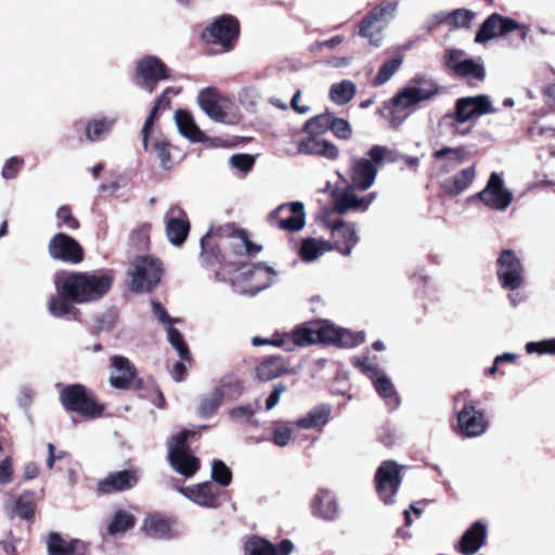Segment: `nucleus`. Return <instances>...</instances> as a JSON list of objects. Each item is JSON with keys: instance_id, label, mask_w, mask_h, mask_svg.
Instances as JSON below:
<instances>
[{"instance_id": "nucleus-1", "label": "nucleus", "mask_w": 555, "mask_h": 555, "mask_svg": "<svg viewBox=\"0 0 555 555\" xmlns=\"http://www.w3.org/2000/svg\"><path fill=\"white\" fill-rule=\"evenodd\" d=\"M113 274L106 271L72 272L54 279L56 293L68 296L75 304L101 299L112 287Z\"/></svg>"}, {"instance_id": "nucleus-2", "label": "nucleus", "mask_w": 555, "mask_h": 555, "mask_svg": "<svg viewBox=\"0 0 555 555\" xmlns=\"http://www.w3.org/2000/svg\"><path fill=\"white\" fill-rule=\"evenodd\" d=\"M369 158H356L351 167V184L360 191L369 190L375 182L379 167L384 163H395L398 155L384 145H373L367 152Z\"/></svg>"}, {"instance_id": "nucleus-3", "label": "nucleus", "mask_w": 555, "mask_h": 555, "mask_svg": "<svg viewBox=\"0 0 555 555\" xmlns=\"http://www.w3.org/2000/svg\"><path fill=\"white\" fill-rule=\"evenodd\" d=\"M275 275L273 268L262 263L243 264L237 269L233 287L238 293L255 296L269 288L274 283Z\"/></svg>"}, {"instance_id": "nucleus-4", "label": "nucleus", "mask_w": 555, "mask_h": 555, "mask_svg": "<svg viewBox=\"0 0 555 555\" xmlns=\"http://www.w3.org/2000/svg\"><path fill=\"white\" fill-rule=\"evenodd\" d=\"M162 262L152 256L137 257L129 270L130 289L142 294L151 292L160 282Z\"/></svg>"}, {"instance_id": "nucleus-5", "label": "nucleus", "mask_w": 555, "mask_h": 555, "mask_svg": "<svg viewBox=\"0 0 555 555\" xmlns=\"http://www.w3.org/2000/svg\"><path fill=\"white\" fill-rule=\"evenodd\" d=\"M197 102L202 111L216 122L234 125L240 120L233 103L214 88L201 90Z\"/></svg>"}, {"instance_id": "nucleus-6", "label": "nucleus", "mask_w": 555, "mask_h": 555, "mask_svg": "<svg viewBox=\"0 0 555 555\" xmlns=\"http://www.w3.org/2000/svg\"><path fill=\"white\" fill-rule=\"evenodd\" d=\"M193 435L194 431L183 429L168 441L170 464L177 473L184 477L193 476L199 467V460L189 451L186 446L188 438Z\"/></svg>"}, {"instance_id": "nucleus-7", "label": "nucleus", "mask_w": 555, "mask_h": 555, "mask_svg": "<svg viewBox=\"0 0 555 555\" xmlns=\"http://www.w3.org/2000/svg\"><path fill=\"white\" fill-rule=\"evenodd\" d=\"M437 93V83L430 78L418 75L392 98L391 103L396 108L406 109L434 98Z\"/></svg>"}, {"instance_id": "nucleus-8", "label": "nucleus", "mask_w": 555, "mask_h": 555, "mask_svg": "<svg viewBox=\"0 0 555 555\" xmlns=\"http://www.w3.org/2000/svg\"><path fill=\"white\" fill-rule=\"evenodd\" d=\"M494 113L496 108L492 105L491 99L488 95L478 94L457 99L454 113L446 117L451 118V127L456 128L457 125H463L470 119Z\"/></svg>"}, {"instance_id": "nucleus-9", "label": "nucleus", "mask_w": 555, "mask_h": 555, "mask_svg": "<svg viewBox=\"0 0 555 555\" xmlns=\"http://www.w3.org/2000/svg\"><path fill=\"white\" fill-rule=\"evenodd\" d=\"M496 276L501 287L514 292L525 283V270L519 257L512 249H504L496 260Z\"/></svg>"}, {"instance_id": "nucleus-10", "label": "nucleus", "mask_w": 555, "mask_h": 555, "mask_svg": "<svg viewBox=\"0 0 555 555\" xmlns=\"http://www.w3.org/2000/svg\"><path fill=\"white\" fill-rule=\"evenodd\" d=\"M170 77L166 64L154 55L141 57L135 65L134 80L135 85L149 93H152L162 80Z\"/></svg>"}, {"instance_id": "nucleus-11", "label": "nucleus", "mask_w": 555, "mask_h": 555, "mask_svg": "<svg viewBox=\"0 0 555 555\" xmlns=\"http://www.w3.org/2000/svg\"><path fill=\"white\" fill-rule=\"evenodd\" d=\"M61 401L65 409L88 417L99 416L103 412V405L99 404L80 384L65 387L61 392Z\"/></svg>"}, {"instance_id": "nucleus-12", "label": "nucleus", "mask_w": 555, "mask_h": 555, "mask_svg": "<svg viewBox=\"0 0 555 555\" xmlns=\"http://www.w3.org/2000/svg\"><path fill=\"white\" fill-rule=\"evenodd\" d=\"M514 30H519L521 38H525L529 31L527 26L520 25L515 20L493 13L481 24L475 42L486 43L492 39L505 37Z\"/></svg>"}, {"instance_id": "nucleus-13", "label": "nucleus", "mask_w": 555, "mask_h": 555, "mask_svg": "<svg viewBox=\"0 0 555 555\" xmlns=\"http://www.w3.org/2000/svg\"><path fill=\"white\" fill-rule=\"evenodd\" d=\"M476 196L487 207L505 211L514 199L513 192L505 186L503 178L498 172H492L483 190Z\"/></svg>"}, {"instance_id": "nucleus-14", "label": "nucleus", "mask_w": 555, "mask_h": 555, "mask_svg": "<svg viewBox=\"0 0 555 555\" xmlns=\"http://www.w3.org/2000/svg\"><path fill=\"white\" fill-rule=\"evenodd\" d=\"M271 225L288 232L300 231L306 224L305 207L301 202L282 204L269 215Z\"/></svg>"}, {"instance_id": "nucleus-15", "label": "nucleus", "mask_w": 555, "mask_h": 555, "mask_svg": "<svg viewBox=\"0 0 555 555\" xmlns=\"http://www.w3.org/2000/svg\"><path fill=\"white\" fill-rule=\"evenodd\" d=\"M375 480L380 500L385 504L392 503L401 485L400 466L393 461L384 462L376 472Z\"/></svg>"}, {"instance_id": "nucleus-16", "label": "nucleus", "mask_w": 555, "mask_h": 555, "mask_svg": "<svg viewBox=\"0 0 555 555\" xmlns=\"http://www.w3.org/2000/svg\"><path fill=\"white\" fill-rule=\"evenodd\" d=\"M238 22L231 15H222L216 18L203 33V38L210 43L220 44L225 50L238 36Z\"/></svg>"}, {"instance_id": "nucleus-17", "label": "nucleus", "mask_w": 555, "mask_h": 555, "mask_svg": "<svg viewBox=\"0 0 555 555\" xmlns=\"http://www.w3.org/2000/svg\"><path fill=\"white\" fill-rule=\"evenodd\" d=\"M152 310L158 322L163 324L169 344L177 350L182 360H188L190 357L188 346L180 331L175 327L181 320L171 318L165 308L154 300L152 301Z\"/></svg>"}, {"instance_id": "nucleus-18", "label": "nucleus", "mask_w": 555, "mask_h": 555, "mask_svg": "<svg viewBox=\"0 0 555 555\" xmlns=\"http://www.w3.org/2000/svg\"><path fill=\"white\" fill-rule=\"evenodd\" d=\"M164 221L169 242L175 246H181L190 231L185 211L177 205H171L165 212Z\"/></svg>"}, {"instance_id": "nucleus-19", "label": "nucleus", "mask_w": 555, "mask_h": 555, "mask_svg": "<svg viewBox=\"0 0 555 555\" xmlns=\"http://www.w3.org/2000/svg\"><path fill=\"white\" fill-rule=\"evenodd\" d=\"M357 188L348 185L341 192H334V210L340 215L350 211H366L373 201L375 199V193L367 194L365 196H359L356 194Z\"/></svg>"}, {"instance_id": "nucleus-20", "label": "nucleus", "mask_w": 555, "mask_h": 555, "mask_svg": "<svg viewBox=\"0 0 555 555\" xmlns=\"http://www.w3.org/2000/svg\"><path fill=\"white\" fill-rule=\"evenodd\" d=\"M49 254L52 258L65 262L78 263L82 260V248L79 243L64 233H57L50 240Z\"/></svg>"}, {"instance_id": "nucleus-21", "label": "nucleus", "mask_w": 555, "mask_h": 555, "mask_svg": "<svg viewBox=\"0 0 555 555\" xmlns=\"http://www.w3.org/2000/svg\"><path fill=\"white\" fill-rule=\"evenodd\" d=\"M457 423L460 431L465 437H477L482 435L488 426L483 414L474 405H465L459 413Z\"/></svg>"}, {"instance_id": "nucleus-22", "label": "nucleus", "mask_w": 555, "mask_h": 555, "mask_svg": "<svg viewBox=\"0 0 555 555\" xmlns=\"http://www.w3.org/2000/svg\"><path fill=\"white\" fill-rule=\"evenodd\" d=\"M138 478L134 472L121 470L107 475L99 481L98 490L101 493L108 494L117 491H125L134 487Z\"/></svg>"}, {"instance_id": "nucleus-23", "label": "nucleus", "mask_w": 555, "mask_h": 555, "mask_svg": "<svg viewBox=\"0 0 555 555\" xmlns=\"http://www.w3.org/2000/svg\"><path fill=\"white\" fill-rule=\"evenodd\" d=\"M333 237L339 253L349 256L359 242L354 225L345 224L341 220L331 224Z\"/></svg>"}, {"instance_id": "nucleus-24", "label": "nucleus", "mask_w": 555, "mask_h": 555, "mask_svg": "<svg viewBox=\"0 0 555 555\" xmlns=\"http://www.w3.org/2000/svg\"><path fill=\"white\" fill-rule=\"evenodd\" d=\"M293 551L289 540L282 541L278 547L264 539L253 537L245 544L246 555H288Z\"/></svg>"}, {"instance_id": "nucleus-25", "label": "nucleus", "mask_w": 555, "mask_h": 555, "mask_svg": "<svg viewBox=\"0 0 555 555\" xmlns=\"http://www.w3.org/2000/svg\"><path fill=\"white\" fill-rule=\"evenodd\" d=\"M141 530L153 539L168 540L176 535L172 520L160 515L145 517Z\"/></svg>"}, {"instance_id": "nucleus-26", "label": "nucleus", "mask_w": 555, "mask_h": 555, "mask_svg": "<svg viewBox=\"0 0 555 555\" xmlns=\"http://www.w3.org/2000/svg\"><path fill=\"white\" fill-rule=\"evenodd\" d=\"M298 152L305 155H319L327 159H336L339 156L338 147L323 139L309 137L298 144Z\"/></svg>"}, {"instance_id": "nucleus-27", "label": "nucleus", "mask_w": 555, "mask_h": 555, "mask_svg": "<svg viewBox=\"0 0 555 555\" xmlns=\"http://www.w3.org/2000/svg\"><path fill=\"white\" fill-rule=\"evenodd\" d=\"M487 526L481 521L474 522L463 534L460 541V551L463 554L476 553L485 543Z\"/></svg>"}, {"instance_id": "nucleus-28", "label": "nucleus", "mask_w": 555, "mask_h": 555, "mask_svg": "<svg viewBox=\"0 0 555 555\" xmlns=\"http://www.w3.org/2000/svg\"><path fill=\"white\" fill-rule=\"evenodd\" d=\"M292 371L282 358L272 357L257 366V376L261 382H270L275 378H285Z\"/></svg>"}, {"instance_id": "nucleus-29", "label": "nucleus", "mask_w": 555, "mask_h": 555, "mask_svg": "<svg viewBox=\"0 0 555 555\" xmlns=\"http://www.w3.org/2000/svg\"><path fill=\"white\" fill-rule=\"evenodd\" d=\"M475 166H469L467 168H464L453 177L444 180L442 182V189L449 195H459L466 191L472 185V183L475 180Z\"/></svg>"}, {"instance_id": "nucleus-30", "label": "nucleus", "mask_w": 555, "mask_h": 555, "mask_svg": "<svg viewBox=\"0 0 555 555\" xmlns=\"http://www.w3.org/2000/svg\"><path fill=\"white\" fill-rule=\"evenodd\" d=\"M180 493L199 506L208 508L217 506V494L211 491V486L208 482L181 488Z\"/></svg>"}, {"instance_id": "nucleus-31", "label": "nucleus", "mask_w": 555, "mask_h": 555, "mask_svg": "<svg viewBox=\"0 0 555 555\" xmlns=\"http://www.w3.org/2000/svg\"><path fill=\"white\" fill-rule=\"evenodd\" d=\"M311 511L313 515L326 520L335 518L337 505L332 493L326 490L319 491L311 502Z\"/></svg>"}, {"instance_id": "nucleus-32", "label": "nucleus", "mask_w": 555, "mask_h": 555, "mask_svg": "<svg viewBox=\"0 0 555 555\" xmlns=\"http://www.w3.org/2000/svg\"><path fill=\"white\" fill-rule=\"evenodd\" d=\"M111 369L109 382H133L138 376V370L134 364L122 356H113L111 358Z\"/></svg>"}, {"instance_id": "nucleus-33", "label": "nucleus", "mask_w": 555, "mask_h": 555, "mask_svg": "<svg viewBox=\"0 0 555 555\" xmlns=\"http://www.w3.org/2000/svg\"><path fill=\"white\" fill-rule=\"evenodd\" d=\"M117 121V116H98L90 119L85 129V137L90 142H96L108 134Z\"/></svg>"}, {"instance_id": "nucleus-34", "label": "nucleus", "mask_w": 555, "mask_h": 555, "mask_svg": "<svg viewBox=\"0 0 555 555\" xmlns=\"http://www.w3.org/2000/svg\"><path fill=\"white\" fill-rule=\"evenodd\" d=\"M68 296L59 294L51 296L48 305L49 312L55 318L77 319L79 310Z\"/></svg>"}, {"instance_id": "nucleus-35", "label": "nucleus", "mask_w": 555, "mask_h": 555, "mask_svg": "<svg viewBox=\"0 0 555 555\" xmlns=\"http://www.w3.org/2000/svg\"><path fill=\"white\" fill-rule=\"evenodd\" d=\"M352 364L357 367L366 378L372 382H389L384 371L379 367L376 362V358H372L369 354L354 357Z\"/></svg>"}, {"instance_id": "nucleus-36", "label": "nucleus", "mask_w": 555, "mask_h": 555, "mask_svg": "<svg viewBox=\"0 0 555 555\" xmlns=\"http://www.w3.org/2000/svg\"><path fill=\"white\" fill-rule=\"evenodd\" d=\"M386 27L383 23L376 18H371V15L367 14L359 25V36L369 39L371 46L379 47L383 42V31Z\"/></svg>"}, {"instance_id": "nucleus-37", "label": "nucleus", "mask_w": 555, "mask_h": 555, "mask_svg": "<svg viewBox=\"0 0 555 555\" xmlns=\"http://www.w3.org/2000/svg\"><path fill=\"white\" fill-rule=\"evenodd\" d=\"M332 409L330 405L321 404L312 409L307 415L297 420L296 425L304 429H313L327 424Z\"/></svg>"}, {"instance_id": "nucleus-38", "label": "nucleus", "mask_w": 555, "mask_h": 555, "mask_svg": "<svg viewBox=\"0 0 555 555\" xmlns=\"http://www.w3.org/2000/svg\"><path fill=\"white\" fill-rule=\"evenodd\" d=\"M175 120L181 135L193 142H198L202 140L203 133L195 125L193 117L189 112L178 109L175 113Z\"/></svg>"}, {"instance_id": "nucleus-39", "label": "nucleus", "mask_w": 555, "mask_h": 555, "mask_svg": "<svg viewBox=\"0 0 555 555\" xmlns=\"http://www.w3.org/2000/svg\"><path fill=\"white\" fill-rule=\"evenodd\" d=\"M357 92V86L351 80L333 83L330 88V98L337 105L349 103Z\"/></svg>"}, {"instance_id": "nucleus-40", "label": "nucleus", "mask_w": 555, "mask_h": 555, "mask_svg": "<svg viewBox=\"0 0 555 555\" xmlns=\"http://www.w3.org/2000/svg\"><path fill=\"white\" fill-rule=\"evenodd\" d=\"M466 151L463 146L460 147H442L433 154L436 160L447 159L443 170L448 172L450 168L461 165L465 160Z\"/></svg>"}, {"instance_id": "nucleus-41", "label": "nucleus", "mask_w": 555, "mask_h": 555, "mask_svg": "<svg viewBox=\"0 0 555 555\" xmlns=\"http://www.w3.org/2000/svg\"><path fill=\"white\" fill-rule=\"evenodd\" d=\"M135 524L134 516L126 511H118L114 514L112 520L107 526V533L116 535L125 533L131 529Z\"/></svg>"}, {"instance_id": "nucleus-42", "label": "nucleus", "mask_w": 555, "mask_h": 555, "mask_svg": "<svg viewBox=\"0 0 555 555\" xmlns=\"http://www.w3.org/2000/svg\"><path fill=\"white\" fill-rule=\"evenodd\" d=\"M293 340L297 346L301 347L319 343L318 323H308L297 327L293 332Z\"/></svg>"}, {"instance_id": "nucleus-43", "label": "nucleus", "mask_w": 555, "mask_h": 555, "mask_svg": "<svg viewBox=\"0 0 555 555\" xmlns=\"http://www.w3.org/2000/svg\"><path fill=\"white\" fill-rule=\"evenodd\" d=\"M398 7V0H384L369 14L371 15V18H376L378 22L387 26L389 22L395 18Z\"/></svg>"}, {"instance_id": "nucleus-44", "label": "nucleus", "mask_w": 555, "mask_h": 555, "mask_svg": "<svg viewBox=\"0 0 555 555\" xmlns=\"http://www.w3.org/2000/svg\"><path fill=\"white\" fill-rule=\"evenodd\" d=\"M330 247L327 243L317 238H306L301 243L300 255L306 261H313L322 256Z\"/></svg>"}, {"instance_id": "nucleus-45", "label": "nucleus", "mask_w": 555, "mask_h": 555, "mask_svg": "<svg viewBox=\"0 0 555 555\" xmlns=\"http://www.w3.org/2000/svg\"><path fill=\"white\" fill-rule=\"evenodd\" d=\"M365 340V333L362 331L353 332L339 326L336 345L340 348H356Z\"/></svg>"}, {"instance_id": "nucleus-46", "label": "nucleus", "mask_w": 555, "mask_h": 555, "mask_svg": "<svg viewBox=\"0 0 555 555\" xmlns=\"http://www.w3.org/2000/svg\"><path fill=\"white\" fill-rule=\"evenodd\" d=\"M331 114H321L307 120L304 130L309 133L310 137H317L327 130H331Z\"/></svg>"}, {"instance_id": "nucleus-47", "label": "nucleus", "mask_w": 555, "mask_h": 555, "mask_svg": "<svg viewBox=\"0 0 555 555\" xmlns=\"http://www.w3.org/2000/svg\"><path fill=\"white\" fill-rule=\"evenodd\" d=\"M454 73L461 77H472L475 79H482L485 76L483 66L472 59L457 63Z\"/></svg>"}, {"instance_id": "nucleus-48", "label": "nucleus", "mask_w": 555, "mask_h": 555, "mask_svg": "<svg viewBox=\"0 0 555 555\" xmlns=\"http://www.w3.org/2000/svg\"><path fill=\"white\" fill-rule=\"evenodd\" d=\"M403 59L400 56L390 59L387 62H385L374 79V85L383 86L384 83H386L400 68Z\"/></svg>"}, {"instance_id": "nucleus-49", "label": "nucleus", "mask_w": 555, "mask_h": 555, "mask_svg": "<svg viewBox=\"0 0 555 555\" xmlns=\"http://www.w3.org/2000/svg\"><path fill=\"white\" fill-rule=\"evenodd\" d=\"M525 350L529 354L555 356V337L539 341H529L525 345Z\"/></svg>"}, {"instance_id": "nucleus-50", "label": "nucleus", "mask_w": 555, "mask_h": 555, "mask_svg": "<svg viewBox=\"0 0 555 555\" xmlns=\"http://www.w3.org/2000/svg\"><path fill=\"white\" fill-rule=\"evenodd\" d=\"M319 343L336 345L339 326L328 320L318 321Z\"/></svg>"}, {"instance_id": "nucleus-51", "label": "nucleus", "mask_w": 555, "mask_h": 555, "mask_svg": "<svg viewBox=\"0 0 555 555\" xmlns=\"http://www.w3.org/2000/svg\"><path fill=\"white\" fill-rule=\"evenodd\" d=\"M152 151H154L159 159V164L164 169L171 168V157L169 152V143L162 137L155 138L152 143Z\"/></svg>"}, {"instance_id": "nucleus-52", "label": "nucleus", "mask_w": 555, "mask_h": 555, "mask_svg": "<svg viewBox=\"0 0 555 555\" xmlns=\"http://www.w3.org/2000/svg\"><path fill=\"white\" fill-rule=\"evenodd\" d=\"M211 478L222 487L231 483L232 474L229 467L220 460H215L211 464Z\"/></svg>"}, {"instance_id": "nucleus-53", "label": "nucleus", "mask_w": 555, "mask_h": 555, "mask_svg": "<svg viewBox=\"0 0 555 555\" xmlns=\"http://www.w3.org/2000/svg\"><path fill=\"white\" fill-rule=\"evenodd\" d=\"M262 247L260 245L254 244L248 241V238L241 234L235 238V243L233 244V250L236 254H246L248 256H255L258 254Z\"/></svg>"}, {"instance_id": "nucleus-54", "label": "nucleus", "mask_w": 555, "mask_h": 555, "mask_svg": "<svg viewBox=\"0 0 555 555\" xmlns=\"http://www.w3.org/2000/svg\"><path fill=\"white\" fill-rule=\"evenodd\" d=\"M24 165L23 158L18 156H13L9 158L1 170V177L4 180H13L17 177L18 172L21 171L22 167Z\"/></svg>"}, {"instance_id": "nucleus-55", "label": "nucleus", "mask_w": 555, "mask_h": 555, "mask_svg": "<svg viewBox=\"0 0 555 555\" xmlns=\"http://www.w3.org/2000/svg\"><path fill=\"white\" fill-rule=\"evenodd\" d=\"M331 130L333 133L341 140H348L352 135V129L348 120L344 118H337L332 115Z\"/></svg>"}, {"instance_id": "nucleus-56", "label": "nucleus", "mask_w": 555, "mask_h": 555, "mask_svg": "<svg viewBox=\"0 0 555 555\" xmlns=\"http://www.w3.org/2000/svg\"><path fill=\"white\" fill-rule=\"evenodd\" d=\"M376 391L391 408H396L399 404V397L393 387V384H375Z\"/></svg>"}, {"instance_id": "nucleus-57", "label": "nucleus", "mask_w": 555, "mask_h": 555, "mask_svg": "<svg viewBox=\"0 0 555 555\" xmlns=\"http://www.w3.org/2000/svg\"><path fill=\"white\" fill-rule=\"evenodd\" d=\"M449 21L455 27H466L470 24L474 13L466 9H456L449 13Z\"/></svg>"}, {"instance_id": "nucleus-58", "label": "nucleus", "mask_w": 555, "mask_h": 555, "mask_svg": "<svg viewBox=\"0 0 555 555\" xmlns=\"http://www.w3.org/2000/svg\"><path fill=\"white\" fill-rule=\"evenodd\" d=\"M229 162L233 168H236L242 172H248L254 165L253 156L247 154L232 155Z\"/></svg>"}, {"instance_id": "nucleus-59", "label": "nucleus", "mask_w": 555, "mask_h": 555, "mask_svg": "<svg viewBox=\"0 0 555 555\" xmlns=\"http://www.w3.org/2000/svg\"><path fill=\"white\" fill-rule=\"evenodd\" d=\"M256 408H254L251 404L235 408L230 412V416L236 422L248 421L255 414V412L260 409V404L258 402H256Z\"/></svg>"}, {"instance_id": "nucleus-60", "label": "nucleus", "mask_w": 555, "mask_h": 555, "mask_svg": "<svg viewBox=\"0 0 555 555\" xmlns=\"http://www.w3.org/2000/svg\"><path fill=\"white\" fill-rule=\"evenodd\" d=\"M242 106L253 109L256 106V92L253 88H242L237 94Z\"/></svg>"}, {"instance_id": "nucleus-61", "label": "nucleus", "mask_w": 555, "mask_h": 555, "mask_svg": "<svg viewBox=\"0 0 555 555\" xmlns=\"http://www.w3.org/2000/svg\"><path fill=\"white\" fill-rule=\"evenodd\" d=\"M56 217L67 229L75 230L79 227L78 221L72 216L67 206L60 207L56 211Z\"/></svg>"}, {"instance_id": "nucleus-62", "label": "nucleus", "mask_w": 555, "mask_h": 555, "mask_svg": "<svg viewBox=\"0 0 555 555\" xmlns=\"http://www.w3.org/2000/svg\"><path fill=\"white\" fill-rule=\"evenodd\" d=\"M219 402H220V396L218 393H215L212 397L209 396L207 398H204L199 404L201 415H203V416L210 415L211 412H214L217 409Z\"/></svg>"}, {"instance_id": "nucleus-63", "label": "nucleus", "mask_w": 555, "mask_h": 555, "mask_svg": "<svg viewBox=\"0 0 555 555\" xmlns=\"http://www.w3.org/2000/svg\"><path fill=\"white\" fill-rule=\"evenodd\" d=\"M15 513L24 519H30L34 515V506L30 501L21 498L16 501Z\"/></svg>"}, {"instance_id": "nucleus-64", "label": "nucleus", "mask_w": 555, "mask_h": 555, "mask_svg": "<svg viewBox=\"0 0 555 555\" xmlns=\"http://www.w3.org/2000/svg\"><path fill=\"white\" fill-rule=\"evenodd\" d=\"M293 431L289 428L281 427L274 431L273 441L278 447H285L289 443Z\"/></svg>"}]
</instances>
